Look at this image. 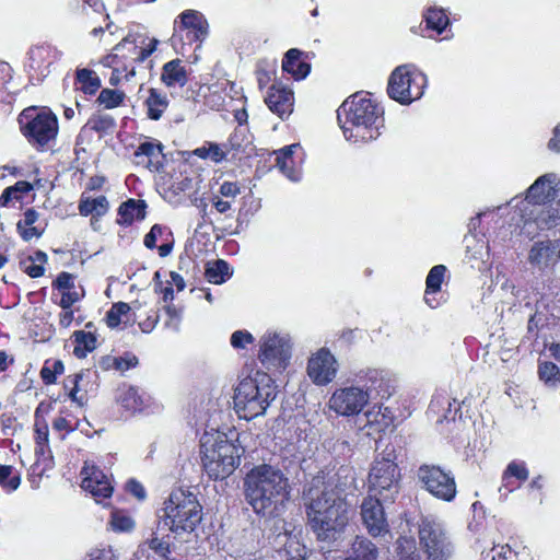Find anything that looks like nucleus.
<instances>
[{"label":"nucleus","mask_w":560,"mask_h":560,"mask_svg":"<svg viewBox=\"0 0 560 560\" xmlns=\"http://www.w3.org/2000/svg\"><path fill=\"white\" fill-rule=\"evenodd\" d=\"M305 512L308 525L319 541H331L349 523V503L338 480L319 471L307 490Z\"/></svg>","instance_id":"1"},{"label":"nucleus","mask_w":560,"mask_h":560,"mask_svg":"<svg viewBox=\"0 0 560 560\" xmlns=\"http://www.w3.org/2000/svg\"><path fill=\"white\" fill-rule=\"evenodd\" d=\"M244 495L257 515L278 516L290 499V482L283 471L269 464L254 466L244 477Z\"/></svg>","instance_id":"2"},{"label":"nucleus","mask_w":560,"mask_h":560,"mask_svg":"<svg viewBox=\"0 0 560 560\" xmlns=\"http://www.w3.org/2000/svg\"><path fill=\"white\" fill-rule=\"evenodd\" d=\"M383 108L368 95L355 93L337 109V120L347 140L364 143L375 140L384 120Z\"/></svg>","instance_id":"3"},{"label":"nucleus","mask_w":560,"mask_h":560,"mask_svg":"<svg viewBox=\"0 0 560 560\" xmlns=\"http://www.w3.org/2000/svg\"><path fill=\"white\" fill-rule=\"evenodd\" d=\"M242 454V447L223 432H206L200 440L202 468L211 480L231 476L240 466Z\"/></svg>","instance_id":"4"},{"label":"nucleus","mask_w":560,"mask_h":560,"mask_svg":"<svg viewBox=\"0 0 560 560\" xmlns=\"http://www.w3.org/2000/svg\"><path fill=\"white\" fill-rule=\"evenodd\" d=\"M277 396V385L262 371L243 378L234 392V408L240 418L250 420L265 413Z\"/></svg>","instance_id":"5"},{"label":"nucleus","mask_w":560,"mask_h":560,"mask_svg":"<svg viewBox=\"0 0 560 560\" xmlns=\"http://www.w3.org/2000/svg\"><path fill=\"white\" fill-rule=\"evenodd\" d=\"M18 124L21 135L37 152L47 151L56 142L59 121L47 106L25 107L18 116Z\"/></svg>","instance_id":"6"},{"label":"nucleus","mask_w":560,"mask_h":560,"mask_svg":"<svg viewBox=\"0 0 560 560\" xmlns=\"http://www.w3.org/2000/svg\"><path fill=\"white\" fill-rule=\"evenodd\" d=\"M202 505L197 495L184 488H175L164 502V521L176 535L192 533L202 521Z\"/></svg>","instance_id":"7"},{"label":"nucleus","mask_w":560,"mask_h":560,"mask_svg":"<svg viewBox=\"0 0 560 560\" xmlns=\"http://www.w3.org/2000/svg\"><path fill=\"white\" fill-rule=\"evenodd\" d=\"M394 446L376 456L369 472L370 491H374L385 502H394L400 490L401 474Z\"/></svg>","instance_id":"8"},{"label":"nucleus","mask_w":560,"mask_h":560,"mask_svg":"<svg viewBox=\"0 0 560 560\" xmlns=\"http://www.w3.org/2000/svg\"><path fill=\"white\" fill-rule=\"evenodd\" d=\"M427 86V75L415 65L405 63L389 74L386 92L390 100L400 105H410L422 97Z\"/></svg>","instance_id":"9"},{"label":"nucleus","mask_w":560,"mask_h":560,"mask_svg":"<svg viewBox=\"0 0 560 560\" xmlns=\"http://www.w3.org/2000/svg\"><path fill=\"white\" fill-rule=\"evenodd\" d=\"M158 45L156 38L129 33L113 48V52L105 57V61L130 65V69L147 60L156 50Z\"/></svg>","instance_id":"10"},{"label":"nucleus","mask_w":560,"mask_h":560,"mask_svg":"<svg viewBox=\"0 0 560 560\" xmlns=\"http://www.w3.org/2000/svg\"><path fill=\"white\" fill-rule=\"evenodd\" d=\"M417 478L422 489L444 502H452L457 495V483L451 470L436 464H421Z\"/></svg>","instance_id":"11"},{"label":"nucleus","mask_w":560,"mask_h":560,"mask_svg":"<svg viewBox=\"0 0 560 560\" xmlns=\"http://www.w3.org/2000/svg\"><path fill=\"white\" fill-rule=\"evenodd\" d=\"M420 547L428 560H448L453 553V544L441 523L432 518H422L419 523Z\"/></svg>","instance_id":"12"},{"label":"nucleus","mask_w":560,"mask_h":560,"mask_svg":"<svg viewBox=\"0 0 560 560\" xmlns=\"http://www.w3.org/2000/svg\"><path fill=\"white\" fill-rule=\"evenodd\" d=\"M257 359L268 372H283L291 359L290 341L277 332H266L259 339Z\"/></svg>","instance_id":"13"},{"label":"nucleus","mask_w":560,"mask_h":560,"mask_svg":"<svg viewBox=\"0 0 560 560\" xmlns=\"http://www.w3.org/2000/svg\"><path fill=\"white\" fill-rule=\"evenodd\" d=\"M179 23L175 22L173 42L182 43V46L194 44L200 47L209 34V23L205 15L197 10H185L179 15ZM184 49V47H182Z\"/></svg>","instance_id":"14"},{"label":"nucleus","mask_w":560,"mask_h":560,"mask_svg":"<svg viewBox=\"0 0 560 560\" xmlns=\"http://www.w3.org/2000/svg\"><path fill=\"white\" fill-rule=\"evenodd\" d=\"M560 231V199L549 208H530L523 217L521 234L534 240L542 231Z\"/></svg>","instance_id":"15"},{"label":"nucleus","mask_w":560,"mask_h":560,"mask_svg":"<svg viewBox=\"0 0 560 560\" xmlns=\"http://www.w3.org/2000/svg\"><path fill=\"white\" fill-rule=\"evenodd\" d=\"M369 398V393L360 387H341L332 393L329 399V408L339 416H357L366 406Z\"/></svg>","instance_id":"16"},{"label":"nucleus","mask_w":560,"mask_h":560,"mask_svg":"<svg viewBox=\"0 0 560 560\" xmlns=\"http://www.w3.org/2000/svg\"><path fill=\"white\" fill-rule=\"evenodd\" d=\"M81 488L89 492L96 503H104L114 493L113 480L95 464L85 463L81 469Z\"/></svg>","instance_id":"17"},{"label":"nucleus","mask_w":560,"mask_h":560,"mask_svg":"<svg viewBox=\"0 0 560 560\" xmlns=\"http://www.w3.org/2000/svg\"><path fill=\"white\" fill-rule=\"evenodd\" d=\"M560 192V179L556 174L548 173L539 176L527 189L526 202L532 208H549L555 206V199Z\"/></svg>","instance_id":"18"},{"label":"nucleus","mask_w":560,"mask_h":560,"mask_svg":"<svg viewBox=\"0 0 560 560\" xmlns=\"http://www.w3.org/2000/svg\"><path fill=\"white\" fill-rule=\"evenodd\" d=\"M337 360L327 348H320L307 361V375L318 386L331 383L337 375Z\"/></svg>","instance_id":"19"},{"label":"nucleus","mask_w":560,"mask_h":560,"mask_svg":"<svg viewBox=\"0 0 560 560\" xmlns=\"http://www.w3.org/2000/svg\"><path fill=\"white\" fill-rule=\"evenodd\" d=\"M381 499L369 494L361 504L363 524L368 533L373 537H380L389 532V525Z\"/></svg>","instance_id":"20"},{"label":"nucleus","mask_w":560,"mask_h":560,"mask_svg":"<svg viewBox=\"0 0 560 560\" xmlns=\"http://www.w3.org/2000/svg\"><path fill=\"white\" fill-rule=\"evenodd\" d=\"M164 145L156 139L145 140L136 149L133 156L138 166H143L152 173H159L165 165Z\"/></svg>","instance_id":"21"},{"label":"nucleus","mask_w":560,"mask_h":560,"mask_svg":"<svg viewBox=\"0 0 560 560\" xmlns=\"http://www.w3.org/2000/svg\"><path fill=\"white\" fill-rule=\"evenodd\" d=\"M315 58L314 51H304L299 48H290L283 55L281 69L295 81L304 80L312 70L311 61Z\"/></svg>","instance_id":"22"},{"label":"nucleus","mask_w":560,"mask_h":560,"mask_svg":"<svg viewBox=\"0 0 560 560\" xmlns=\"http://www.w3.org/2000/svg\"><path fill=\"white\" fill-rule=\"evenodd\" d=\"M265 103L270 112L281 119H285L293 112L294 93L290 88L283 85L281 82H276L268 89Z\"/></svg>","instance_id":"23"},{"label":"nucleus","mask_w":560,"mask_h":560,"mask_svg":"<svg viewBox=\"0 0 560 560\" xmlns=\"http://www.w3.org/2000/svg\"><path fill=\"white\" fill-rule=\"evenodd\" d=\"M109 208V201L104 195L92 198L82 192L78 203L79 214L85 218L91 217L92 225L106 215Z\"/></svg>","instance_id":"24"},{"label":"nucleus","mask_w":560,"mask_h":560,"mask_svg":"<svg viewBox=\"0 0 560 560\" xmlns=\"http://www.w3.org/2000/svg\"><path fill=\"white\" fill-rule=\"evenodd\" d=\"M147 207L145 200L129 198L118 207L116 223L127 228L135 221H142L147 214Z\"/></svg>","instance_id":"25"},{"label":"nucleus","mask_w":560,"mask_h":560,"mask_svg":"<svg viewBox=\"0 0 560 560\" xmlns=\"http://www.w3.org/2000/svg\"><path fill=\"white\" fill-rule=\"evenodd\" d=\"M160 79L168 89L184 88L189 81V74L184 62L176 58L163 65Z\"/></svg>","instance_id":"26"},{"label":"nucleus","mask_w":560,"mask_h":560,"mask_svg":"<svg viewBox=\"0 0 560 560\" xmlns=\"http://www.w3.org/2000/svg\"><path fill=\"white\" fill-rule=\"evenodd\" d=\"M39 220V213L34 208L24 211L23 218L16 223V232L24 242H31L39 238L45 232V226L36 224Z\"/></svg>","instance_id":"27"},{"label":"nucleus","mask_w":560,"mask_h":560,"mask_svg":"<svg viewBox=\"0 0 560 560\" xmlns=\"http://www.w3.org/2000/svg\"><path fill=\"white\" fill-rule=\"evenodd\" d=\"M43 402H40L34 413V441L35 456L45 457L50 453L49 447V428L48 423L42 415Z\"/></svg>","instance_id":"28"},{"label":"nucleus","mask_w":560,"mask_h":560,"mask_svg":"<svg viewBox=\"0 0 560 560\" xmlns=\"http://www.w3.org/2000/svg\"><path fill=\"white\" fill-rule=\"evenodd\" d=\"M170 100L166 93L162 92L156 88H150L148 90V96L143 101L147 117L150 120H160L164 113L167 110Z\"/></svg>","instance_id":"29"},{"label":"nucleus","mask_w":560,"mask_h":560,"mask_svg":"<svg viewBox=\"0 0 560 560\" xmlns=\"http://www.w3.org/2000/svg\"><path fill=\"white\" fill-rule=\"evenodd\" d=\"M557 248L558 245L548 240L542 242H536L528 254V260L532 265L537 266H549L557 261Z\"/></svg>","instance_id":"30"},{"label":"nucleus","mask_w":560,"mask_h":560,"mask_svg":"<svg viewBox=\"0 0 560 560\" xmlns=\"http://www.w3.org/2000/svg\"><path fill=\"white\" fill-rule=\"evenodd\" d=\"M28 66L32 70L40 75H45L54 61L51 47L49 45L32 47L28 51Z\"/></svg>","instance_id":"31"},{"label":"nucleus","mask_w":560,"mask_h":560,"mask_svg":"<svg viewBox=\"0 0 560 560\" xmlns=\"http://www.w3.org/2000/svg\"><path fill=\"white\" fill-rule=\"evenodd\" d=\"M73 355L78 359H84L97 347V336L91 330H75L72 334Z\"/></svg>","instance_id":"32"},{"label":"nucleus","mask_w":560,"mask_h":560,"mask_svg":"<svg viewBox=\"0 0 560 560\" xmlns=\"http://www.w3.org/2000/svg\"><path fill=\"white\" fill-rule=\"evenodd\" d=\"M529 472L523 462H511L502 475L503 486L513 491L528 479Z\"/></svg>","instance_id":"33"},{"label":"nucleus","mask_w":560,"mask_h":560,"mask_svg":"<svg viewBox=\"0 0 560 560\" xmlns=\"http://www.w3.org/2000/svg\"><path fill=\"white\" fill-rule=\"evenodd\" d=\"M378 549L374 542L363 536H357L345 560H377Z\"/></svg>","instance_id":"34"},{"label":"nucleus","mask_w":560,"mask_h":560,"mask_svg":"<svg viewBox=\"0 0 560 560\" xmlns=\"http://www.w3.org/2000/svg\"><path fill=\"white\" fill-rule=\"evenodd\" d=\"M131 307L126 302H116L106 312L105 322L109 328H117L120 324L125 326L131 325L135 322Z\"/></svg>","instance_id":"35"},{"label":"nucleus","mask_w":560,"mask_h":560,"mask_svg":"<svg viewBox=\"0 0 560 560\" xmlns=\"http://www.w3.org/2000/svg\"><path fill=\"white\" fill-rule=\"evenodd\" d=\"M116 129V120L109 114L94 113L83 126L82 131H94L100 138L110 135Z\"/></svg>","instance_id":"36"},{"label":"nucleus","mask_w":560,"mask_h":560,"mask_svg":"<svg viewBox=\"0 0 560 560\" xmlns=\"http://www.w3.org/2000/svg\"><path fill=\"white\" fill-rule=\"evenodd\" d=\"M34 189V185L26 180H19L14 185L7 187L0 196V207L8 208L15 202H23L25 195Z\"/></svg>","instance_id":"37"},{"label":"nucleus","mask_w":560,"mask_h":560,"mask_svg":"<svg viewBox=\"0 0 560 560\" xmlns=\"http://www.w3.org/2000/svg\"><path fill=\"white\" fill-rule=\"evenodd\" d=\"M422 20L425 24V30L432 31L436 35H441L450 24L446 11L436 7L428 8L422 15Z\"/></svg>","instance_id":"38"},{"label":"nucleus","mask_w":560,"mask_h":560,"mask_svg":"<svg viewBox=\"0 0 560 560\" xmlns=\"http://www.w3.org/2000/svg\"><path fill=\"white\" fill-rule=\"evenodd\" d=\"M77 89L86 95H94L101 89V79L95 71L83 68L75 72Z\"/></svg>","instance_id":"39"},{"label":"nucleus","mask_w":560,"mask_h":560,"mask_svg":"<svg viewBox=\"0 0 560 560\" xmlns=\"http://www.w3.org/2000/svg\"><path fill=\"white\" fill-rule=\"evenodd\" d=\"M48 256L45 252L38 249L20 261V268L23 272H25L31 278H39L44 276L45 267L44 265L47 262Z\"/></svg>","instance_id":"40"},{"label":"nucleus","mask_w":560,"mask_h":560,"mask_svg":"<svg viewBox=\"0 0 560 560\" xmlns=\"http://www.w3.org/2000/svg\"><path fill=\"white\" fill-rule=\"evenodd\" d=\"M116 400L124 410L131 415L141 411L143 408V399L133 386L121 389Z\"/></svg>","instance_id":"41"},{"label":"nucleus","mask_w":560,"mask_h":560,"mask_svg":"<svg viewBox=\"0 0 560 560\" xmlns=\"http://www.w3.org/2000/svg\"><path fill=\"white\" fill-rule=\"evenodd\" d=\"M232 276L230 265L223 259H217L208 262L205 270V278L208 282L213 284H222L228 281Z\"/></svg>","instance_id":"42"},{"label":"nucleus","mask_w":560,"mask_h":560,"mask_svg":"<svg viewBox=\"0 0 560 560\" xmlns=\"http://www.w3.org/2000/svg\"><path fill=\"white\" fill-rule=\"evenodd\" d=\"M298 147V144L285 145L282 149L275 151L276 155L275 162L276 166L279 171L288 176L289 178H293L294 175V161H293V150Z\"/></svg>","instance_id":"43"},{"label":"nucleus","mask_w":560,"mask_h":560,"mask_svg":"<svg viewBox=\"0 0 560 560\" xmlns=\"http://www.w3.org/2000/svg\"><path fill=\"white\" fill-rule=\"evenodd\" d=\"M249 141L244 132V130L235 129L229 137L228 141L223 143V148L228 150L232 160H241L238 156L240 153H245L247 147L249 145Z\"/></svg>","instance_id":"44"},{"label":"nucleus","mask_w":560,"mask_h":560,"mask_svg":"<svg viewBox=\"0 0 560 560\" xmlns=\"http://www.w3.org/2000/svg\"><path fill=\"white\" fill-rule=\"evenodd\" d=\"M125 98L126 93L124 91L106 88L101 90L96 98V103L98 106H102L105 109H113L121 106L125 102Z\"/></svg>","instance_id":"45"},{"label":"nucleus","mask_w":560,"mask_h":560,"mask_svg":"<svg viewBox=\"0 0 560 560\" xmlns=\"http://www.w3.org/2000/svg\"><path fill=\"white\" fill-rule=\"evenodd\" d=\"M63 372L65 364L61 360L47 359L39 371V375L45 385H52Z\"/></svg>","instance_id":"46"},{"label":"nucleus","mask_w":560,"mask_h":560,"mask_svg":"<svg viewBox=\"0 0 560 560\" xmlns=\"http://www.w3.org/2000/svg\"><path fill=\"white\" fill-rule=\"evenodd\" d=\"M396 553L399 560H421L412 537L400 536L396 541Z\"/></svg>","instance_id":"47"},{"label":"nucleus","mask_w":560,"mask_h":560,"mask_svg":"<svg viewBox=\"0 0 560 560\" xmlns=\"http://www.w3.org/2000/svg\"><path fill=\"white\" fill-rule=\"evenodd\" d=\"M21 485V476L11 465H0V487L7 492L15 491Z\"/></svg>","instance_id":"48"},{"label":"nucleus","mask_w":560,"mask_h":560,"mask_svg":"<svg viewBox=\"0 0 560 560\" xmlns=\"http://www.w3.org/2000/svg\"><path fill=\"white\" fill-rule=\"evenodd\" d=\"M446 272L447 268L444 265H435L430 269L425 279L427 293L441 291Z\"/></svg>","instance_id":"49"},{"label":"nucleus","mask_w":560,"mask_h":560,"mask_svg":"<svg viewBox=\"0 0 560 560\" xmlns=\"http://www.w3.org/2000/svg\"><path fill=\"white\" fill-rule=\"evenodd\" d=\"M104 65L107 66V67H112L113 68V71H112V75L109 78V84L113 85V86H117L120 81H121V78H124L125 80H129L130 78L135 77L136 75V68L135 67H130V65H122V63H112V62H106L104 60Z\"/></svg>","instance_id":"50"},{"label":"nucleus","mask_w":560,"mask_h":560,"mask_svg":"<svg viewBox=\"0 0 560 560\" xmlns=\"http://www.w3.org/2000/svg\"><path fill=\"white\" fill-rule=\"evenodd\" d=\"M481 560H517V552L510 545H497L489 551L482 552Z\"/></svg>","instance_id":"51"},{"label":"nucleus","mask_w":560,"mask_h":560,"mask_svg":"<svg viewBox=\"0 0 560 560\" xmlns=\"http://www.w3.org/2000/svg\"><path fill=\"white\" fill-rule=\"evenodd\" d=\"M110 525L115 532H129L135 527L133 520L118 509L110 513Z\"/></svg>","instance_id":"52"},{"label":"nucleus","mask_w":560,"mask_h":560,"mask_svg":"<svg viewBox=\"0 0 560 560\" xmlns=\"http://www.w3.org/2000/svg\"><path fill=\"white\" fill-rule=\"evenodd\" d=\"M538 376L546 384H555L560 381V370L553 362H540L538 365Z\"/></svg>","instance_id":"53"},{"label":"nucleus","mask_w":560,"mask_h":560,"mask_svg":"<svg viewBox=\"0 0 560 560\" xmlns=\"http://www.w3.org/2000/svg\"><path fill=\"white\" fill-rule=\"evenodd\" d=\"M230 342L235 350H241L245 349L248 345H253L255 337L248 330H235L231 335Z\"/></svg>","instance_id":"54"},{"label":"nucleus","mask_w":560,"mask_h":560,"mask_svg":"<svg viewBox=\"0 0 560 560\" xmlns=\"http://www.w3.org/2000/svg\"><path fill=\"white\" fill-rule=\"evenodd\" d=\"M148 547L154 551L162 560H166L171 555V545L164 538L156 536L147 540Z\"/></svg>","instance_id":"55"},{"label":"nucleus","mask_w":560,"mask_h":560,"mask_svg":"<svg viewBox=\"0 0 560 560\" xmlns=\"http://www.w3.org/2000/svg\"><path fill=\"white\" fill-rule=\"evenodd\" d=\"M212 209L215 213L224 215L225 219H233L232 201L223 199L218 195L210 198Z\"/></svg>","instance_id":"56"},{"label":"nucleus","mask_w":560,"mask_h":560,"mask_svg":"<svg viewBox=\"0 0 560 560\" xmlns=\"http://www.w3.org/2000/svg\"><path fill=\"white\" fill-rule=\"evenodd\" d=\"M241 194V186L236 182H223L219 187V195L223 199L234 202L235 198Z\"/></svg>","instance_id":"57"},{"label":"nucleus","mask_w":560,"mask_h":560,"mask_svg":"<svg viewBox=\"0 0 560 560\" xmlns=\"http://www.w3.org/2000/svg\"><path fill=\"white\" fill-rule=\"evenodd\" d=\"M82 380L81 373L68 375L63 381V389L68 392V396L72 401H77V394L79 392V383Z\"/></svg>","instance_id":"58"},{"label":"nucleus","mask_w":560,"mask_h":560,"mask_svg":"<svg viewBox=\"0 0 560 560\" xmlns=\"http://www.w3.org/2000/svg\"><path fill=\"white\" fill-rule=\"evenodd\" d=\"M52 288L62 292L74 289V277L67 272H60L57 278L52 281Z\"/></svg>","instance_id":"59"},{"label":"nucleus","mask_w":560,"mask_h":560,"mask_svg":"<svg viewBox=\"0 0 560 560\" xmlns=\"http://www.w3.org/2000/svg\"><path fill=\"white\" fill-rule=\"evenodd\" d=\"M139 360L137 355L131 352H126L122 357H116L115 370L125 372L138 365Z\"/></svg>","instance_id":"60"},{"label":"nucleus","mask_w":560,"mask_h":560,"mask_svg":"<svg viewBox=\"0 0 560 560\" xmlns=\"http://www.w3.org/2000/svg\"><path fill=\"white\" fill-rule=\"evenodd\" d=\"M166 230L165 226L161 224H153L150 231L144 235L143 244L149 249L156 248V240L162 236L163 232Z\"/></svg>","instance_id":"61"},{"label":"nucleus","mask_w":560,"mask_h":560,"mask_svg":"<svg viewBox=\"0 0 560 560\" xmlns=\"http://www.w3.org/2000/svg\"><path fill=\"white\" fill-rule=\"evenodd\" d=\"M42 459H45V457L36 456L35 463L30 467L28 470V480L33 488L38 487L39 480L46 470V468L42 466Z\"/></svg>","instance_id":"62"},{"label":"nucleus","mask_w":560,"mask_h":560,"mask_svg":"<svg viewBox=\"0 0 560 560\" xmlns=\"http://www.w3.org/2000/svg\"><path fill=\"white\" fill-rule=\"evenodd\" d=\"M125 488H126V491L128 493H130L131 495H133L138 500H144L145 497H147V492H145V489L142 486V483L139 482L138 480L133 479V478L129 479L126 482Z\"/></svg>","instance_id":"63"},{"label":"nucleus","mask_w":560,"mask_h":560,"mask_svg":"<svg viewBox=\"0 0 560 560\" xmlns=\"http://www.w3.org/2000/svg\"><path fill=\"white\" fill-rule=\"evenodd\" d=\"M89 560H118L112 548H96L90 553Z\"/></svg>","instance_id":"64"}]
</instances>
